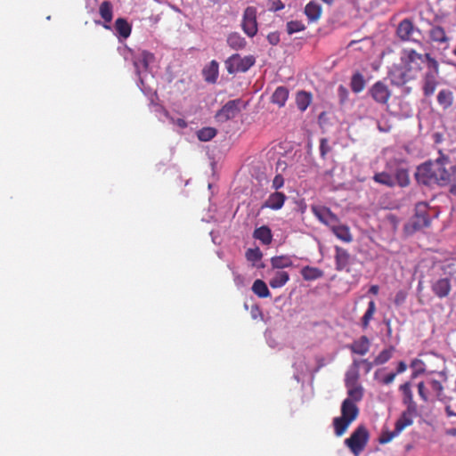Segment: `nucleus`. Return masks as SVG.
Returning <instances> with one entry per match:
<instances>
[{"instance_id": "obj_1", "label": "nucleus", "mask_w": 456, "mask_h": 456, "mask_svg": "<svg viewBox=\"0 0 456 456\" xmlns=\"http://www.w3.org/2000/svg\"><path fill=\"white\" fill-rule=\"evenodd\" d=\"M415 179L419 184L429 187L450 185V192L456 196V165L442 151H439V157L435 160L418 166Z\"/></svg>"}, {"instance_id": "obj_2", "label": "nucleus", "mask_w": 456, "mask_h": 456, "mask_svg": "<svg viewBox=\"0 0 456 456\" xmlns=\"http://www.w3.org/2000/svg\"><path fill=\"white\" fill-rule=\"evenodd\" d=\"M430 59H435L430 53L421 54L411 48L403 49L400 56V64L393 65L388 72L391 83L400 86L415 79L424 64L429 69Z\"/></svg>"}, {"instance_id": "obj_3", "label": "nucleus", "mask_w": 456, "mask_h": 456, "mask_svg": "<svg viewBox=\"0 0 456 456\" xmlns=\"http://www.w3.org/2000/svg\"><path fill=\"white\" fill-rule=\"evenodd\" d=\"M372 179L375 183L388 188H406L411 184L409 164L403 159H390L386 163V169L376 173Z\"/></svg>"}, {"instance_id": "obj_4", "label": "nucleus", "mask_w": 456, "mask_h": 456, "mask_svg": "<svg viewBox=\"0 0 456 456\" xmlns=\"http://www.w3.org/2000/svg\"><path fill=\"white\" fill-rule=\"evenodd\" d=\"M359 409L351 399H345L341 404V416L333 419L334 432L337 436H343L350 424L357 419Z\"/></svg>"}, {"instance_id": "obj_5", "label": "nucleus", "mask_w": 456, "mask_h": 456, "mask_svg": "<svg viewBox=\"0 0 456 456\" xmlns=\"http://www.w3.org/2000/svg\"><path fill=\"white\" fill-rule=\"evenodd\" d=\"M431 218L428 214V205L427 202L421 201L416 204L415 213L412 217L404 225L405 232L412 234L424 228L429 227Z\"/></svg>"}, {"instance_id": "obj_6", "label": "nucleus", "mask_w": 456, "mask_h": 456, "mask_svg": "<svg viewBox=\"0 0 456 456\" xmlns=\"http://www.w3.org/2000/svg\"><path fill=\"white\" fill-rule=\"evenodd\" d=\"M369 437L370 436L367 428L361 425L358 426L351 436L345 440V444L355 456H358L367 445Z\"/></svg>"}, {"instance_id": "obj_7", "label": "nucleus", "mask_w": 456, "mask_h": 456, "mask_svg": "<svg viewBox=\"0 0 456 456\" xmlns=\"http://www.w3.org/2000/svg\"><path fill=\"white\" fill-rule=\"evenodd\" d=\"M439 63L436 59L429 60V69H427L422 79V92L425 97H430L438 86Z\"/></svg>"}, {"instance_id": "obj_8", "label": "nucleus", "mask_w": 456, "mask_h": 456, "mask_svg": "<svg viewBox=\"0 0 456 456\" xmlns=\"http://www.w3.org/2000/svg\"><path fill=\"white\" fill-rule=\"evenodd\" d=\"M255 58L252 55L241 57L240 54H232L226 61V69L229 74L248 71L254 64Z\"/></svg>"}, {"instance_id": "obj_9", "label": "nucleus", "mask_w": 456, "mask_h": 456, "mask_svg": "<svg viewBox=\"0 0 456 456\" xmlns=\"http://www.w3.org/2000/svg\"><path fill=\"white\" fill-rule=\"evenodd\" d=\"M256 13V8L254 6H248L243 12L241 22L242 30L249 37L256 36L258 30Z\"/></svg>"}, {"instance_id": "obj_10", "label": "nucleus", "mask_w": 456, "mask_h": 456, "mask_svg": "<svg viewBox=\"0 0 456 456\" xmlns=\"http://www.w3.org/2000/svg\"><path fill=\"white\" fill-rule=\"evenodd\" d=\"M240 99L227 102L216 113V118L221 122L228 121L235 118L240 111Z\"/></svg>"}, {"instance_id": "obj_11", "label": "nucleus", "mask_w": 456, "mask_h": 456, "mask_svg": "<svg viewBox=\"0 0 456 456\" xmlns=\"http://www.w3.org/2000/svg\"><path fill=\"white\" fill-rule=\"evenodd\" d=\"M369 94L376 102L387 104L390 99L391 91L384 82L377 81L370 88Z\"/></svg>"}, {"instance_id": "obj_12", "label": "nucleus", "mask_w": 456, "mask_h": 456, "mask_svg": "<svg viewBox=\"0 0 456 456\" xmlns=\"http://www.w3.org/2000/svg\"><path fill=\"white\" fill-rule=\"evenodd\" d=\"M312 212L314 216L322 224L330 227V229L337 224L338 216L331 212L329 208L322 206H313Z\"/></svg>"}, {"instance_id": "obj_13", "label": "nucleus", "mask_w": 456, "mask_h": 456, "mask_svg": "<svg viewBox=\"0 0 456 456\" xmlns=\"http://www.w3.org/2000/svg\"><path fill=\"white\" fill-rule=\"evenodd\" d=\"M154 61V55L148 51H141L133 56V63L135 69V72L140 76L142 71L149 69L150 63Z\"/></svg>"}, {"instance_id": "obj_14", "label": "nucleus", "mask_w": 456, "mask_h": 456, "mask_svg": "<svg viewBox=\"0 0 456 456\" xmlns=\"http://www.w3.org/2000/svg\"><path fill=\"white\" fill-rule=\"evenodd\" d=\"M432 292L439 298L448 297L452 290V282L449 278H440L431 284Z\"/></svg>"}, {"instance_id": "obj_15", "label": "nucleus", "mask_w": 456, "mask_h": 456, "mask_svg": "<svg viewBox=\"0 0 456 456\" xmlns=\"http://www.w3.org/2000/svg\"><path fill=\"white\" fill-rule=\"evenodd\" d=\"M335 263H336V270L343 271L347 270L350 265L351 256L348 251L339 246L335 247Z\"/></svg>"}, {"instance_id": "obj_16", "label": "nucleus", "mask_w": 456, "mask_h": 456, "mask_svg": "<svg viewBox=\"0 0 456 456\" xmlns=\"http://www.w3.org/2000/svg\"><path fill=\"white\" fill-rule=\"evenodd\" d=\"M416 415L417 409L406 408L395 422L396 433H401L405 428L412 425L413 418Z\"/></svg>"}, {"instance_id": "obj_17", "label": "nucleus", "mask_w": 456, "mask_h": 456, "mask_svg": "<svg viewBox=\"0 0 456 456\" xmlns=\"http://www.w3.org/2000/svg\"><path fill=\"white\" fill-rule=\"evenodd\" d=\"M436 101L443 110H448L454 104V93L449 88H443L438 92Z\"/></svg>"}, {"instance_id": "obj_18", "label": "nucleus", "mask_w": 456, "mask_h": 456, "mask_svg": "<svg viewBox=\"0 0 456 456\" xmlns=\"http://www.w3.org/2000/svg\"><path fill=\"white\" fill-rule=\"evenodd\" d=\"M370 347V341L366 336H362L347 346V348L355 354L365 355Z\"/></svg>"}, {"instance_id": "obj_19", "label": "nucleus", "mask_w": 456, "mask_h": 456, "mask_svg": "<svg viewBox=\"0 0 456 456\" xmlns=\"http://www.w3.org/2000/svg\"><path fill=\"white\" fill-rule=\"evenodd\" d=\"M99 14L101 18L103 20L104 23L102 24L103 28L106 29L110 28V22L113 19V4L110 1H103L99 6Z\"/></svg>"}, {"instance_id": "obj_20", "label": "nucleus", "mask_w": 456, "mask_h": 456, "mask_svg": "<svg viewBox=\"0 0 456 456\" xmlns=\"http://www.w3.org/2000/svg\"><path fill=\"white\" fill-rule=\"evenodd\" d=\"M414 31V24L410 19H403L398 24L396 35L403 41H409Z\"/></svg>"}, {"instance_id": "obj_21", "label": "nucleus", "mask_w": 456, "mask_h": 456, "mask_svg": "<svg viewBox=\"0 0 456 456\" xmlns=\"http://www.w3.org/2000/svg\"><path fill=\"white\" fill-rule=\"evenodd\" d=\"M428 36L432 42L438 45L448 44L450 40L444 28L439 25H432L428 31Z\"/></svg>"}, {"instance_id": "obj_22", "label": "nucleus", "mask_w": 456, "mask_h": 456, "mask_svg": "<svg viewBox=\"0 0 456 456\" xmlns=\"http://www.w3.org/2000/svg\"><path fill=\"white\" fill-rule=\"evenodd\" d=\"M334 235L344 242H351L353 240V236L350 232V229L347 225L340 223L339 219L337 221V224L330 228Z\"/></svg>"}, {"instance_id": "obj_23", "label": "nucleus", "mask_w": 456, "mask_h": 456, "mask_svg": "<svg viewBox=\"0 0 456 456\" xmlns=\"http://www.w3.org/2000/svg\"><path fill=\"white\" fill-rule=\"evenodd\" d=\"M286 200V196L282 192L275 191L268 197L262 208H268L278 210L282 208Z\"/></svg>"}, {"instance_id": "obj_24", "label": "nucleus", "mask_w": 456, "mask_h": 456, "mask_svg": "<svg viewBox=\"0 0 456 456\" xmlns=\"http://www.w3.org/2000/svg\"><path fill=\"white\" fill-rule=\"evenodd\" d=\"M359 366H360V362H358L356 359L354 360L352 367L346 373V378H345L346 387L360 385L358 383L359 379H360V374H359V370H358Z\"/></svg>"}, {"instance_id": "obj_25", "label": "nucleus", "mask_w": 456, "mask_h": 456, "mask_svg": "<svg viewBox=\"0 0 456 456\" xmlns=\"http://www.w3.org/2000/svg\"><path fill=\"white\" fill-rule=\"evenodd\" d=\"M219 65L216 61H211L208 66L203 69V77L208 83H216L219 74Z\"/></svg>"}, {"instance_id": "obj_26", "label": "nucleus", "mask_w": 456, "mask_h": 456, "mask_svg": "<svg viewBox=\"0 0 456 456\" xmlns=\"http://www.w3.org/2000/svg\"><path fill=\"white\" fill-rule=\"evenodd\" d=\"M403 394V403L406 405V408L417 409V404L413 401V394L411 388V383L405 382L399 387Z\"/></svg>"}, {"instance_id": "obj_27", "label": "nucleus", "mask_w": 456, "mask_h": 456, "mask_svg": "<svg viewBox=\"0 0 456 456\" xmlns=\"http://www.w3.org/2000/svg\"><path fill=\"white\" fill-rule=\"evenodd\" d=\"M305 14L308 18L309 21H317L322 15V7L319 4L311 1L305 7Z\"/></svg>"}, {"instance_id": "obj_28", "label": "nucleus", "mask_w": 456, "mask_h": 456, "mask_svg": "<svg viewBox=\"0 0 456 456\" xmlns=\"http://www.w3.org/2000/svg\"><path fill=\"white\" fill-rule=\"evenodd\" d=\"M118 35L126 39L130 37L132 26L125 18H118L114 24Z\"/></svg>"}, {"instance_id": "obj_29", "label": "nucleus", "mask_w": 456, "mask_h": 456, "mask_svg": "<svg viewBox=\"0 0 456 456\" xmlns=\"http://www.w3.org/2000/svg\"><path fill=\"white\" fill-rule=\"evenodd\" d=\"M253 237L264 245H269L273 240L272 231L268 226L263 225L254 231Z\"/></svg>"}, {"instance_id": "obj_30", "label": "nucleus", "mask_w": 456, "mask_h": 456, "mask_svg": "<svg viewBox=\"0 0 456 456\" xmlns=\"http://www.w3.org/2000/svg\"><path fill=\"white\" fill-rule=\"evenodd\" d=\"M312 94L305 91H298L296 94V104L300 111H305L312 102Z\"/></svg>"}, {"instance_id": "obj_31", "label": "nucleus", "mask_w": 456, "mask_h": 456, "mask_svg": "<svg viewBox=\"0 0 456 456\" xmlns=\"http://www.w3.org/2000/svg\"><path fill=\"white\" fill-rule=\"evenodd\" d=\"M289 98V90L285 86L276 88L272 95V102L279 107H283Z\"/></svg>"}, {"instance_id": "obj_32", "label": "nucleus", "mask_w": 456, "mask_h": 456, "mask_svg": "<svg viewBox=\"0 0 456 456\" xmlns=\"http://www.w3.org/2000/svg\"><path fill=\"white\" fill-rule=\"evenodd\" d=\"M228 45L234 50H241L245 48L247 42L239 33H231L227 37Z\"/></svg>"}, {"instance_id": "obj_33", "label": "nucleus", "mask_w": 456, "mask_h": 456, "mask_svg": "<svg viewBox=\"0 0 456 456\" xmlns=\"http://www.w3.org/2000/svg\"><path fill=\"white\" fill-rule=\"evenodd\" d=\"M289 279V275L285 271H278L270 280L269 284L273 289H278L284 286Z\"/></svg>"}, {"instance_id": "obj_34", "label": "nucleus", "mask_w": 456, "mask_h": 456, "mask_svg": "<svg viewBox=\"0 0 456 456\" xmlns=\"http://www.w3.org/2000/svg\"><path fill=\"white\" fill-rule=\"evenodd\" d=\"M301 275L305 281H314L323 276V272L316 267L305 266L301 270Z\"/></svg>"}, {"instance_id": "obj_35", "label": "nucleus", "mask_w": 456, "mask_h": 456, "mask_svg": "<svg viewBox=\"0 0 456 456\" xmlns=\"http://www.w3.org/2000/svg\"><path fill=\"white\" fill-rule=\"evenodd\" d=\"M252 291L258 297L265 298L270 297V291L265 284V282L262 280H256L252 285Z\"/></svg>"}, {"instance_id": "obj_36", "label": "nucleus", "mask_w": 456, "mask_h": 456, "mask_svg": "<svg viewBox=\"0 0 456 456\" xmlns=\"http://www.w3.org/2000/svg\"><path fill=\"white\" fill-rule=\"evenodd\" d=\"M376 313V304L373 300L368 304V308L361 319V325L363 330L368 329L370 322L373 319Z\"/></svg>"}, {"instance_id": "obj_37", "label": "nucleus", "mask_w": 456, "mask_h": 456, "mask_svg": "<svg viewBox=\"0 0 456 456\" xmlns=\"http://www.w3.org/2000/svg\"><path fill=\"white\" fill-rule=\"evenodd\" d=\"M348 398L354 403L360 402L363 397V388L361 385L346 387Z\"/></svg>"}, {"instance_id": "obj_38", "label": "nucleus", "mask_w": 456, "mask_h": 456, "mask_svg": "<svg viewBox=\"0 0 456 456\" xmlns=\"http://www.w3.org/2000/svg\"><path fill=\"white\" fill-rule=\"evenodd\" d=\"M365 86V80L363 78V76L356 72L353 75L351 78V89L354 93H360L364 89Z\"/></svg>"}, {"instance_id": "obj_39", "label": "nucleus", "mask_w": 456, "mask_h": 456, "mask_svg": "<svg viewBox=\"0 0 456 456\" xmlns=\"http://www.w3.org/2000/svg\"><path fill=\"white\" fill-rule=\"evenodd\" d=\"M394 351V346L382 350L374 359L375 365H382L387 362L392 358Z\"/></svg>"}, {"instance_id": "obj_40", "label": "nucleus", "mask_w": 456, "mask_h": 456, "mask_svg": "<svg viewBox=\"0 0 456 456\" xmlns=\"http://www.w3.org/2000/svg\"><path fill=\"white\" fill-rule=\"evenodd\" d=\"M216 129L214 127H203L197 132L198 139L201 142H208L216 135Z\"/></svg>"}, {"instance_id": "obj_41", "label": "nucleus", "mask_w": 456, "mask_h": 456, "mask_svg": "<svg viewBox=\"0 0 456 456\" xmlns=\"http://www.w3.org/2000/svg\"><path fill=\"white\" fill-rule=\"evenodd\" d=\"M271 264L273 268H285L292 265L291 260L284 256H273L271 258Z\"/></svg>"}, {"instance_id": "obj_42", "label": "nucleus", "mask_w": 456, "mask_h": 456, "mask_svg": "<svg viewBox=\"0 0 456 456\" xmlns=\"http://www.w3.org/2000/svg\"><path fill=\"white\" fill-rule=\"evenodd\" d=\"M287 32L289 35H292L297 32H300L305 29V25L300 20H290L286 25Z\"/></svg>"}, {"instance_id": "obj_43", "label": "nucleus", "mask_w": 456, "mask_h": 456, "mask_svg": "<svg viewBox=\"0 0 456 456\" xmlns=\"http://www.w3.org/2000/svg\"><path fill=\"white\" fill-rule=\"evenodd\" d=\"M262 256H263V254L258 248H248L246 251V258L249 262L256 263V262L261 260Z\"/></svg>"}, {"instance_id": "obj_44", "label": "nucleus", "mask_w": 456, "mask_h": 456, "mask_svg": "<svg viewBox=\"0 0 456 456\" xmlns=\"http://www.w3.org/2000/svg\"><path fill=\"white\" fill-rule=\"evenodd\" d=\"M400 433H396V428L395 427V430L394 431H385L383 432L379 438V442L382 444H387L389 443L390 441H392V439L394 437H395L396 436H398Z\"/></svg>"}, {"instance_id": "obj_45", "label": "nucleus", "mask_w": 456, "mask_h": 456, "mask_svg": "<svg viewBox=\"0 0 456 456\" xmlns=\"http://www.w3.org/2000/svg\"><path fill=\"white\" fill-rule=\"evenodd\" d=\"M330 147L329 146L328 140L322 138L320 141V154L322 159H325L328 152H330Z\"/></svg>"}, {"instance_id": "obj_46", "label": "nucleus", "mask_w": 456, "mask_h": 456, "mask_svg": "<svg viewBox=\"0 0 456 456\" xmlns=\"http://www.w3.org/2000/svg\"><path fill=\"white\" fill-rule=\"evenodd\" d=\"M284 184V178L281 175H276L273 180V188L278 190Z\"/></svg>"}, {"instance_id": "obj_47", "label": "nucleus", "mask_w": 456, "mask_h": 456, "mask_svg": "<svg viewBox=\"0 0 456 456\" xmlns=\"http://www.w3.org/2000/svg\"><path fill=\"white\" fill-rule=\"evenodd\" d=\"M396 377V373L391 372L384 376L379 379V382L383 385H389L394 382L395 379Z\"/></svg>"}, {"instance_id": "obj_48", "label": "nucleus", "mask_w": 456, "mask_h": 456, "mask_svg": "<svg viewBox=\"0 0 456 456\" xmlns=\"http://www.w3.org/2000/svg\"><path fill=\"white\" fill-rule=\"evenodd\" d=\"M267 40L272 45H276L280 42V35L278 32H271L267 36Z\"/></svg>"}, {"instance_id": "obj_49", "label": "nucleus", "mask_w": 456, "mask_h": 456, "mask_svg": "<svg viewBox=\"0 0 456 456\" xmlns=\"http://www.w3.org/2000/svg\"><path fill=\"white\" fill-rule=\"evenodd\" d=\"M430 387L437 393V395L439 396L442 393L444 387L440 381L433 379L430 381Z\"/></svg>"}, {"instance_id": "obj_50", "label": "nucleus", "mask_w": 456, "mask_h": 456, "mask_svg": "<svg viewBox=\"0 0 456 456\" xmlns=\"http://www.w3.org/2000/svg\"><path fill=\"white\" fill-rule=\"evenodd\" d=\"M406 298V293L403 290H400L396 293L395 297V304L397 305H400L401 304H403Z\"/></svg>"}, {"instance_id": "obj_51", "label": "nucleus", "mask_w": 456, "mask_h": 456, "mask_svg": "<svg viewBox=\"0 0 456 456\" xmlns=\"http://www.w3.org/2000/svg\"><path fill=\"white\" fill-rule=\"evenodd\" d=\"M418 393H419V395L420 396V398L424 401V402H428V395L425 392V385L423 382H419L418 384Z\"/></svg>"}, {"instance_id": "obj_52", "label": "nucleus", "mask_w": 456, "mask_h": 456, "mask_svg": "<svg viewBox=\"0 0 456 456\" xmlns=\"http://www.w3.org/2000/svg\"><path fill=\"white\" fill-rule=\"evenodd\" d=\"M357 361L360 362V364H364L366 373H369L375 365L374 361L369 362L367 359H362Z\"/></svg>"}, {"instance_id": "obj_53", "label": "nucleus", "mask_w": 456, "mask_h": 456, "mask_svg": "<svg viewBox=\"0 0 456 456\" xmlns=\"http://www.w3.org/2000/svg\"><path fill=\"white\" fill-rule=\"evenodd\" d=\"M407 369V365L404 362H400L397 365V369H396V375L399 374V373H403Z\"/></svg>"}, {"instance_id": "obj_54", "label": "nucleus", "mask_w": 456, "mask_h": 456, "mask_svg": "<svg viewBox=\"0 0 456 456\" xmlns=\"http://www.w3.org/2000/svg\"><path fill=\"white\" fill-rule=\"evenodd\" d=\"M273 10L274 11H280V10H282L284 8V4L281 3V1L278 0L277 2H275L273 4Z\"/></svg>"}, {"instance_id": "obj_55", "label": "nucleus", "mask_w": 456, "mask_h": 456, "mask_svg": "<svg viewBox=\"0 0 456 456\" xmlns=\"http://www.w3.org/2000/svg\"><path fill=\"white\" fill-rule=\"evenodd\" d=\"M379 288L378 285H371L369 289V293L377 295L379 293Z\"/></svg>"}, {"instance_id": "obj_56", "label": "nucleus", "mask_w": 456, "mask_h": 456, "mask_svg": "<svg viewBox=\"0 0 456 456\" xmlns=\"http://www.w3.org/2000/svg\"><path fill=\"white\" fill-rule=\"evenodd\" d=\"M445 412L448 417L456 416V412H454L450 405L445 407Z\"/></svg>"}, {"instance_id": "obj_57", "label": "nucleus", "mask_w": 456, "mask_h": 456, "mask_svg": "<svg viewBox=\"0 0 456 456\" xmlns=\"http://www.w3.org/2000/svg\"><path fill=\"white\" fill-rule=\"evenodd\" d=\"M446 435L451 436H456V428H449L445 431Z\"/></svg>"}, {"instance_id": "obj_58", "label": "nucleus", "mask_w": 456, "mask_h": 456, "mask_svg": "<svg viewBox=\"0 0 456 456\" xmlns=\"http://www.w3.org/2000/svg\"><path fill=\"white\" fill-rule=\"evenodd\" d=\"M322 1L327 3V4H331L333 2V0H322Z\"/></svg>"}, {"instance_id": "obj_59", "label": "nucleus", "mask_w": 456, "mask_h": 456, "mask_svg": "<svg viewBox=\"0 0 456 456\" xmlns=\"http://www.w3.org/2000/svg\"><path fill=\"white\" fill-rule=\"evenodd\" d=\"M181 121H182V122H179V125H181V126H185L184 121H183V120H181Z\"/></svg>"}]
</instances>
